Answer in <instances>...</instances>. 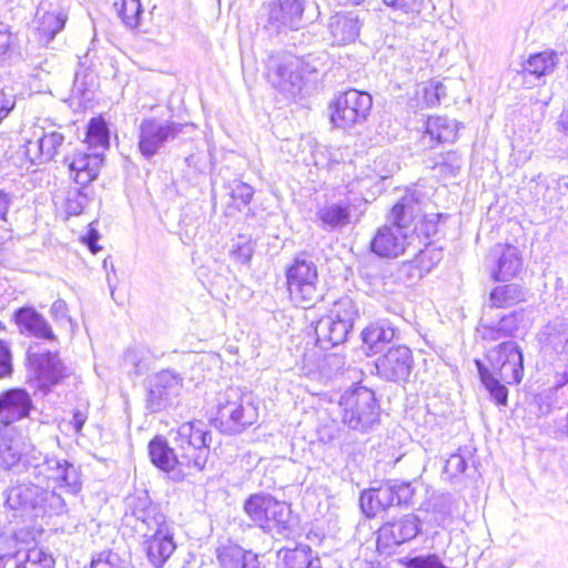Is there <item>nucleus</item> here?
<instances>
[{
    "label": "nucleus",
    "mask_w": 568,
    "mask_h": 568,
    "mask_svg": "<svg viewBox=\"0 0 568 568\" xmlns=\"http://www.w3.org/2000/svg\"><path fill=\"white\" fill-rule=\"evenodd\" d=\"M212 432L201 420L183 423L173 437V446L162 436L149 443L151 463L169 474L174 481H183L203 471L211 454Z\"/></svg>",
    "instance_id": "nucleus-1"
},
{
    "label": "nucleus",
    "mask_w": 568,
    "mask_h": 568,
    "mask_svg": "<svg viewBox=\"0 0 568 568\" xmlns=\"http://www.w3.org/2000/svg\"><path fill=\"white\" fill-rule=\"evenodd\" d=\"M422 213L416 192L406 193L392 209L388 223L379 227L372 240V251L384 257H397L406 252L415 236L412 222Z\"/></svg>",
    "instance_id": "nucleus-2"
},
{
    "label": "nucleus",
    "mask_w": 568,
    "mask_h": 568,
    "mask_svg": "<svg viewBox=\"0 0 568 568\" xmlns=\"http://www.w3.org/2000/svg\"><path fill=\"white\" fill-rule=\"evenodd\" d=\"M318 59L313 55L300 58L288 52H276L270 54L265 62V78L278 92L295 97L306 79L318 72Z\"/></svg>",
    "instance_id": "nucleus-3"
},
{
    "label": "nucleus",
    "mask_w": 568,
    "mask_h": 568,
    "mask_svg": "<svg viewBox=\"0 0 568 568\" xmlns=\"http://www.w3.org/2000/svg\"><path fill=\"white\" fill-rule=\"evenodd\" d=\"M6 490V505L18 511L21 517H39L48 513L61 514L65 507L64 499L54 490L43 487L27 475Z\"/></svg>",
    "instance_id": "nucleus-4"
},
{
    "label": "nucleus",
    "mask_w": 568,
    "mask_h": 568,
    "mask_svg": "<svg viewBox=\"0 0 568 568\" xmlns=\"http://www.w3.org/2000/svg\"><path fill=\"white\" fill-rule=\"evenodd\" d=\"M243 511L264 532L288 537L293 531L290 506L270 494H252L244 501Z\"/></svg>",
    "instance_id": "nucleus-5"
},
{
    "label": "nucleus",
    "mask_w": 568,
    "mask_h": 568,
    "mask_svg": "<svg viewBox=\"0 0 568 568\" xmlns=\"http://www.w3.org/2000/svg\"><path fill=\"white\" fill-rule=\"evenodd\" d=\"M416 488L413 481L387 479L377 487L362 491L359 505L366 517L373 518L392 507L413 506Z\"/></svg>",
    "instance_id": "nucleus-6"
},
{
    "label": "nucleus",
    "mask_w": 568,
    "mask_h": 568,
    "mask_svg": "<svg viewBox=\"0 0 568 568\" xmlns=\"http://www.w3.org/2000/svg\"><path fill=\"white\" fill-rule=\"evenodd\" d=\"M217 415L234 430H243L258 419V405L254 394L245 388L229 387L216 398Z\"/></svg>",
    "instance_id": "nucleus-7"
},
{
    "label": "nucleus",
    "mask_w": 568,
    "mask_h": 568,
    "mask_svg": "<svg viewBox=\"0 0 568 568\" xmlns=\"http://www.w3.org/2000/svg\"><path fill=\"white\" fill-rule=\"evenodd\" d=\"M342 420L352 429L366 432L379 420L375 394L366 387L345 392L339 400Z\"/></svg>",
    "instance_id": "nucleus-8"
},
{
    "label": "nucleus",
    "mask_w": 568,
    "mask_h": 568,
    "mask_svg": "<svg viewBox=\"0 0 568 568\" xmlns=\"http://www.w3.org/2000/svg\"><path fill=\"white\" fill-rule=\"evenodd\" d=\"M286 280L292 301L308 308L318 298V273L313 256L307 252L298 253L286 270Z\"/></svg>",
    "instance_id": "nucleus-9"
},
{
    "label": "nucleus",
    "mask_w": 568,
    "mask_h": 568,
    "mask_svg": "<svg viewBox=\"0 0 568 568\" xmlns=\"http://www.w3.org/2000/svg\"><path fill=\"white\" fill-rule=\"evenodd\" d=\"M34 456L29 479H34L39 484L53 481L72 495L81 489L80 473L73 464L67 459L43 455L39 450L34 452Z\"/></svg>",
    "instance_id": "nucleus-10"
},
{
    "label": "nucleus",
    "mask_w": 568,
    "mask_h": 568,
    "mask_svg": "<svg viewBox=\"0 0 568 568\" xmlns=\"http://www.w3.org/2000/svg\"><path fill=\"white\" fill-rule=\"evenodd\" d=\"M305 0H268L260 10V22L270 34L297 30L303 20Z\"/></svg>",
    "instance_id": "nucleus-11"
},
{
    "label": "nucleus",
    "mask_w": 568,
    "mask_h": 568,
    "mask_svg": "<svg viewBox=\"0 0 568 568\" xmlns=\"http://www.w3.org/2000/svg\"><path fill=\"white\" fill-rule=\"evenodd\" d=\"M373 99L369 93L355 89L339 94L331 105V122L339 129H349L364 123L372 110Z\"/></svg>",
    "instance_id": "nucleus-12"
},
{
    "label": "nucleus",
    "mask_w": 568,
    "mask_h": 568,
    "mask_svg": "<svg viewBox=\"0 0 568 568\" xmlns=\"http://www.w3.org/2000/svg\"><path fill=\"white\" fill-rule=\"evenodd\" d=\"M182 130L183 124L174 121L158 118L142 120L139 125L140 153L144 159L151 160L165 148L166 143L174 141Z\"/></svg>",
    "instance_id": "nucleus-13"
},
{
    "label": "nucleus",
    "mask_w": 568,
    "mask_h": 568,
    "mask_svg": "<svg viewBox=\"0 0 568 568\" xmlns=\"http://www.w3.org/2000/svg\"><path fill=\"white\" fill-rule=\"evenodd\" d=\"M420 531L422 521L412 513L387 521L377 530V550L382 555H390L395 547L415 539Z\"/></svg>",
    "instance_id": "nucleus-14"
},
{
    "label": "nucleus",
    "mask_w": 568,
    "mask_h": 568,
    "mask_svg": "<svg viewBox=\"0 0 568 568\" xmlns=\"http://www.w3.org/2000/svg\"><path fill=\"white\" fill-rule=\"evenodd\" d=\"M183 378L171 369L159 372L149 384L145 407L150 413L162 412L173 405L181 394Z\"/></svg>",
    "instance_id": "nucleus-15"
},
{
    "label": "nucleus",
    "mask_w": 568,
    "mask_h": 568,
    "mask_svg": "<svg viewBox=\"0 0 568 568\" xmlns=\"http://www.w3.org/2000/svg\"><path fill=\"white\" fill-rule=\"evenodd\" d=\"M493 369L507 384H519L524 376V355L516 342L500 343L488 354Z\"/></svg>",
    "instance_id": "nucleus-16"
},
{
    "label": "nucleus",
    "mask_w": 568,
    "mask_h": 568,
    "mask_svg": "<svg viewBox=\"0 0 568 568\" xmlns=\"http://www.w3.org/2000/svg\"><path fill=\"white\" fill-rule=\"evenodd\" d=\"M414 364L412 351L404 345L388 348L376 361L377 374L389 382H405L408 379Z\"/></svg>",
    "instance_id": "nucleus-17"
},
{
    "label": "nucleus",
    "mask_w": 568,
    "mask_h": 568,
    "mask_svg": "<svg viewBox=\"0 0 568 568\" xmlns=\"http://www.w3.org/2000/svg\"><path fill=\"white\" fill-rule=\"evenodd\" d=\"M29 364L43 386H51L58 384L65 377V367L58 353L55 352H34V346H30L27 352Z\"/></svg>",
    "instance_id": "nucleus-18"
},
{
    "label": "nucleus",
    "mask_w": 568,
    "mask_h": 568,
    "mask_svg": "<svg viewBox=\"0 0 568 568\" xmlns=\"http://www.w3.org/2000/svg\"><path fill=\"white\" fill-rule=\"evenodd\" d=\"M12 320L19 333L24 336L47 342H57L58 339L48 320L33 306L27 305L17 308L12 314Z\"/></svg>",
    "instance_id": "nucleus-19"
},
{
    "label": "nucleus",
    "mask_w": 568,
    "mask_h": 568,
    "mask_svg": "<svg viewBox=\"0 0 568 568\" xmlns=\"http://www.w3.org/2000/svg\"><path fill=\"white\" fill-rule=\"evenodd\" d=\"M130 506L132 515L145 527L144 532L158 534L162 529H172L161 506L154 504L146 493L132 497Z\"/></svg>",
    "instance_id": "nucleus-20"
},
{
    "label": "nucleus",
    "mask_w": 568,
    "mask_h": 568,
    "mask_svg": "<svg viewBox=\"0 0 568 568\" xmlns=\"http://www.w3.org/2000/svg\"><path fill=\"white\" fill-rule=\"evenodd\" d=\"M32 408L31 396L23 388H11L0 394V423L4 426L28 417Z\"/></svg>",
    "instance_id": "nucleus-21"
},
{
    "label": "nucleus",
    "mask_w": 568,
    "mask_h": 568,
    "mask_svg": "<svg viewBox=\"0 0 568 568\" xmlns=\"http://www.w3.org/2000/svg\"><path fill=\"white\" fill-rule=\"evenodd\" d=\"M33 135L36 136V141H27L26 152L30 156L34 154L39 162L52 160L64 141L63 134L54 124L38 126Z\"/></svg>",
    "instance_id": "nucleus-22"
},
{
    "label": "nucleus",
    "mask_w": 568,
    "mask_h": 568,
    "mask_svg": "<svg viewBox=\"0 0 568 568\" xmlns=\"http://www.w3.org/2000/svg\"><path fill=\"white\" fill-rule=\"evenodd\" d=\"M34 452L31 449L22 453L18 440L0 438V466L14 475L29 476L34 460Z\"/></svg>",
    "instance_id": "nucleus-23"
},
{
    "label": "nucleus",
    "mask_w": 568,
    "mask_h": 568,
    "mask_svg": "<svg viewBox=\"0 0 568 568\" xmlns=\"http://www.w3.org/2000/svg\"><path fill=\"white\" fill-rule=\"evenodd\" d=\"M495 266L491 277L495 281L510 280L521 271L523 258L518 247L509 244H497L491 251Z\"/></svg>",
    "instance_id": "nucleus-24"
},
{
    "label": "nucleus",
    "mask_w": 568,
    "mask_h": 568,
    "mask_svg": "<svg viewBox=\"0 0 568 568\" xmlns=\"http://www.w3.org/2000/svg\"><path fill=\"white\" fill-rule=\"evenodd\" d=\"M143 547L146 558L154 567H162L176 549L172 529H162L158 534L144 532Z\"/></svg>",
    "instance_id": "nucleus-25"
},
{
    "label": "nucleus",
    "mask_w": 568,
    "mask_h": 568,
    "mask_svg": "<svg viewBox=\"0 0 568 568\" xmlns=\"http://www.w3.org/2000/svg\"><path fill=\"white\" fill-rule=\"evenodd\" d=\"M362 21L355 11L336 13L329 18L328 30L333 43L345 45L353 43L359 37Z\"/></svg>",
    "instance_id": "nucleus-26"
},
{
    "label": "nucleus",
    "mask_w": 568,
    "mask_h": 568,
    "mask_svg": "<svg viewBox=\"0 0 568 568\" xmlns=\"http://www.w3.org/2000/svg\"><path fill=\"white\" fill-rule=\"evenodd\" d=\"M539 343L545 352L560 355L568 345V318L556 317L549 321L538 333Z\"/></svg>",
    "instance_id": "nucleus-27"
},
{
    "label": "nucleus",
    "mask_w": 568,
    "mask_h": 568,
    "mask_svg": "<svg viewBox=\"0 0 568 568\" xmlns=\"http://www.w3.org/2000/svg\"><path fill=\"white\" fill-rule=\"evenodd\" d=\"M102 162V155L98 152H79L73 155L68 165L74 182L85 186L97 179Z\"/></svg>",
    "instance_id": "nucleus-28"
},
{
    "label": "nucleus",
    "mask_w": 568,
    "mask_h": 568,
    "mask_svg": "<svg viewBox=\"0 0 568 568\" xmlns=\"http://www.w3.org/2000/svg\"><path fill=\"white\" fill-rule=\"evenodd\" d=\"M351 331L345 324H341L327 315L321 317L314 325L316 344L323 349L343 344Z\"/></svg>",
    "instance_id": "nucleus-29"
},
{
    "label": "nucleus",
    "mask_w": 568,
    "mask_h": 568,
    "mask_svg": "<svg viewBox=\"0 0 568 568\" xmlns=\"http://www.w3.org/2000/svg\"><path fill=\"white\" fill-rule=\"evenodd\" d=\"M65 21L67 16L62 9H45L44 2H41L36 16L40 41L48 44L64 28Z\"/></svg>",
    "instance_id": "nucleus-30"
},
{
    "label": "nucleus",
    "mask_w": 568,
    "mask_h": 568,
    "mask_svg": "<svg viewBox=\"0 0 568 568\" xmlns=\"http://www.w3.org/2000/svg\"><path fill=\"white\" fill-rule=\"evenodd\" d=\"M354 206L351 200L323 205L316 212V217L324 230H335L351 222V209Z\"/></svg>",
    "instance_id": "nucleus-31"
},
{
    "label": "nucleus",
    "mask_w": 568,
    "mask_h": 568,
    "mask_svg": "<svg viewBox=\"0 0 568 568\" xmlns=\"http://www.w3.org/2000/svg\"><path fill=\"white\" fill-rule=\"evenodd\" d=\"M395 336L396 329L387 321L372 323L362 332L364 344L373 353L381 352Z\"/></svg>",
    "instance_id": "nucleus-32"
},
{
    "label": "nucleus",
    "mask_w": 568,
    "mask_h": 568,
    "mask_svg": "<svg viewBox=\"0 0 568 568\" xmlns=\"http://www.w3.org/2000/svg\"><path fill=\"white\" fill-rule=\"evenodd\" d=\"M526 300V291L516 283L498 285L489 294L488 306L495 308L513 307Z\"/></svg>",
    "instance_id": "nucleus-33"
},
{
    "label": "nucleus",
    "mask_w": 568,
    "mask_h": 568,
    "mask_svg": "<svg viewBox=\"0 0 568 568\" xmlns=\"http://www.w3.org/2000/svg\"><path fill=\"white\" fill-rule=\"evenodd\" d=\"M277 558L280 568H311L313 560L320 559L312 555V549L307 545H300L293 549L281 548Z\"/></svg>",
    "instance_id": "nucleus-34"
},
{
    "label": "nucleus",
    "mask_w": 568,
    "mask_h": 568,
    "mask_svg": "<svg viewBox=\"0 0 568 568\" xmlns=\"http://www.w3.org/2000/svg\"><path fill=\"white\" fill-rule=\"evenodd\" d=\"M558 61V53L556 51L546 50L531 54L524 63L523 69L524 72L540 78L552 73Z\"/></svg>",
    "instance_id": "nucleus-35"
},
{
    "label": "nucleus",
    "mask_w": 568,
    "mask_h": 568,
    "mask_svg": "<svg viewBox=\"0 0 568 568\" xmlns=\"http://www.w3.org/2000/svg\"><path fill=\"white\" fill-rule=\"evenodd\" d=\"M480 382L488 390L490 397L497 405L506 406L508 403V389L505 385L500 384L499 379L496 378L493 373L485 366V364L476 359L475 361Z\"/></svg>",
    "instance_id": "nucleus-36"
},
{
    "label": "nucleus",
    "mask_w": 568,
    "mask_h": 568,
    "mask_svg": "<svg viewBox=\"0 0 568 568\" xmlns=\"http://www.w3.org/2000/svg\"><path fill=\"white\" fill-rule=\"evenodd\" d=\"M425 129L437 143L453 142L457 134L455 122L446 116H429Z\"/></svg>",
    "instance_id": "nucleus-37"
},
{
    "label": "nucleus",
    "mask_w": 568,
    "mask_h": 568,
    "mask_svg": "<svg viewBox=\"0 0 568 568\" xmlns=\"http://www.w3.org/2000/svg\"><path fill=\"white\" fill-rule=\"evenodd\" d=\"M22 568H54L52 555L37 545L28 548H19Z\"/></svg>",
    "instance_id": "nucleus-38"
},
{
    "label": "nucleus",
    "mask_w": 568,
    "mask_h": 568,
    "mask_svg": "<svg viewBox=\"0 0 568 568\" xmlns=\"http://www.w3.org/2000/svg\"><path fill=\"white\" fill-rule=\"evenodd\" d=\"M85 142L90 149L109 148L110 132L108 124L101 118H93L90 120L87 129Z\"/></svg>",
    "instance_id": "nucleus-39"
},
{
    "label": "nucleus",
    "mask_w": 568,
    "mask_h": 568,
    "mask_svg": "<svg viewBox=\"0 0 568 568\" xmlns=\"http://www.w3.org/2000/svg\"><path fill=\"white\" fill-rule=\"evenodd\" d=\"M327 316L352 329L357 316V307L352 298L344 296L333 304Z\"/></svg>",
    "instance_id": "nucleus-40"
},
{
    "label": "nucleus",
    "mask_w": 568,
    "mask_h": 568,
    "mask_svg": "<svg viewBox=\"0 0 568 568\" xmlns=\"http://www.w3.org/2000/svg\"><path fill=\"white\" fill-rule=\"evenodd\" d=\"M114 8L126 28L135 29L140 26L143 12L140 0H121L114 3Z\"/></svg>",
    "instance_id": "nucleus-41"
},
{
    "label": "nucleus",
    "mask_w": 568,
    "mask_h": 568,
    "mask_svg": "<svg viewBox=\"0 0 568 568\" xmlns=\"http://www.w3.org/2000/svg\"><path fill=\"white\" fill-rule=\"evenodd\" d=\"M216 552L222 568H240L247 551L236 544L229 542L220 546Z\"/></svg>",
    "instance_id": "nucleus-42"
},
{
    "label": "nucleus",
    "mask_w": 568,
    "mask_h": 568,
    "mask_svg": "<svg viewBox=\"0 0 568 568\" xmlns=\"http://www.w3.org/2000/svg\"><path fill=\"white\" fill-rule=\"evenodd\" d=\"M524 320L523 311H513L497 322L495 325V331L498 334V337H507L515 334V332L519 328V323Z\"/></svg>",
    "instance_id": "nucleus-43"
},
{
    "label": "nucleus",
    "mask_w": 568,
    "mask_h": 568,
    "mask_svg": "<svg viewBox=\"0 0 568 568\" xmlns=\"http://www.w3.org/2000/svg\"><path fill=\"white\" fill-rule=\"evenodd\" d=\"M529 192L528 201L529 203H539V202H550V199L547 196V192L549 191V184L547 179L542 174H538L536 178L531 179L527 186L524 189V192Z\"/></svg>",
    "instance_id": "nucleus-44"
},
{
    "label": "nucleus",
    "mask_w": 568,
    "mask_h": 568,
    "mask_svg": "<svg viewBox=\"0 0 568 568\" xmlns=\"http://www.w3.org/2000/svg\"><path fill=\"white\" fill-rule=\"evenodd\" d=\"M388 7L402 10L406 13L420 14L430 11L434 6L430 0H383Z\"/></svg>",
    "instance_id": "nucleus-45"
},
{
    "label": "nucleus",
    "mask_w": 568,
    "mask_h": 568,
    "mask_svg": "<svg viewBox=\"0 0 568 568\" xmlns=\"http://www.w3.org/2000/svg\"><path fill=\"white\" fill-rule=\"evenodd\" d=\"M90 568H126V562L119 554L104 550L92 558Z\"/></svg>",
    "instance_id": "nucleus-46"
},
{
    "label": "nucleus",
    "mask_w": 568,
    "mask_h": 568,
    "mask_svg": "<svg viewBox=\"0 0 568 568\" xmlns=\"http://www.w3.org/2000/svg\"><path fill=\"white\" fill-rule=\"evenodd\" d=\"M254 247L250 240L245 236H239L232 245L230 254L235 262L247 264L253 255Z\"/></svg>",
    "instance_id": "nucleus-47"
},
{
    "label": "nucleus",
    "mask_w": 568,
    "mask_h": 568,
    "mask_svg": "<svg viewBox=\"0 0 568 568\" xmlns=\"http://www.w3.org/2000/svg\"><path fill=\"white\" fill-rule=\"evenodd\" d=\"M434 168L440 173L455 176L462 168V159L457 152L450 151L440 155Z\"/></svg>",
    "instance_id": "nucleus-48"
},
{
    "label": "nucleus",
    "mask_w": 568,
    "mask_h": 568,
    "mask_svg": "<svg viewBox=\"0 0 568 568\" xmlns=\"http://www.w3.org/2000/svg\"><path fill=\"white\" fill-rule=\"evenodd\" d=\"M403 564L406 568H449L443 564L439 556L436 554L405 558Z\"/></svg>",
    "instance_id": "nucleus-49"
},
{
    "label": "nucleus",
    "mask_w": 568,
    "mask_h": 568,
    "mask_svg": "<svg viewBox=\"0 0 568 568\" xmlns=\"http://www.w3.org/2000/svg\"><path fill=\"white\" fill-rule=\"evenodd\" d=\"M17 95L12 88L0 89V123L14 109Z\"/></svg>",
    "instance_id": "nucleus-50"
},
{
    "label": "nucleus",
    "mask_w": 568,
    "mask_h": 568,
    "mask_svg": "<svg viewBox=\"0 0 568 568\" xmlns=\"http://www.w3.org/2000/svg\"><path fill=\"white\" fill-rule=\"evenodd\" d=\"M467 468V460L466 458L456 453L452 454L449 458L446 460L445 465V473L449 475L450 477H456L458 475H462L465 473Z\"/></svg>",
    "instance_id": "nucleus-51"
},
{
    "label": "nucleus",
    "mask_w": 568,
    "mask_h": 568,
    "mask_svg": "<svg viewBox=\"0 0 568 568\" xmlns=\"http://www.w3.org/2000/svg\"><path fill=\"white\" fill-rule=\"evenodd\" d=\"M12 373L11 352L8 344L0 339V378L10 376Z\"/></svg>",
    "instance_id": "nucleus-52"
},
{
    "label": "nucleus",
    "mask_w": 568,
    "mask_h": 568,
    "mask_svg": "<svg viewBox=\"0 0 568 568\" xmlns=\"http://www.w3.org/2000/svg\"><path fill=\"white\" fill-rule=\"evenodd\" d=\"M254 194V190L251 185L240 182L232 189V197L235 201H241L242 204L247 205Z\"/></svg>",
    "instance_id": "nucleus-53"
},
{
    "label": "nucleus",
    "mask_w": 568,
    "mask_h": 568,
    "mask_svg": "<svg viewBox=\"0 0 568 568\" xmlns=\"http://www.w3.org/2000/svg\"><path fill=\"white\" fill-rule=\"evenodd\" d=\"M50 313L53 320L57 322L71 321L70 316L68 315V305L63 300H57L53 302Z\"/></svg>",
    "instance_id": "nucleus-54"
},
{
    "label": "nucleus",
    "mask_w": 568,
    "mask_h": 568,
    "mask_svg": "<svg viewBox=\"0 0 568 568\" xmlns=\"http://www.w3.org/2000/svg\"><path fill=\"white\" fill-rule=\"evenodd\" d=\"M13 36L8 24L0 22V55L6 54L11 48Z\"/></svg>",
    "instance_id": "nucleus-55"
},
{
    "label": "nucleus",
    "mask_w": 568,
    "mask_h": 568,
    "mask_svg": "<svg viewBox=\"0 0 568 568\" xmlns=\"http://www.w3.org/2000/svg\"><path fill=\"white\" fill-rule=\"evenodd\" d=\"M424 102L426 106L433 108L439 104L438 102V88L437 84L428 82L424 88Z\"/></svg>",
    "instance_id": "nucleus-56"
},
{
    "label": "nucleus",
    "mask_w": 568,
    "mask_h": 568,
    "mask_svg": "<svg viewBox=\"0 0 568 568\" xmlns=\"http://www.w3.org/2000/svg\"><path fill=\"white\" fill-rule=\"evenodd\" d=\"M88 420V410L87 409H75L73 412L72 419L70 425L74 429L75 434L80 435L84 424Z\"/></svg>",
    "instance_id": "nucleus-57"
},
{
    "label": "nucleus",
    "mask_w": 568,
    "mask_h": 568,
    "mask_svg": "<svg viewBox=\"0 0 568 568\" xmlns=\"http://www.w3.org/2000/svg\"><path fill=\"white\" fill-rule=\"evenodd\" d=\"M0 568H22L19 549L13 554L0 556Z\"/></svg>",
    "instance_id": "nucleus-58"
},
{
    "label": "nucleus",
    "mask_w": 568,
    "mask_h": 568,
    "mask_svg": "<svg viewBox=\"0 0 568 568\" xmlns=\"http://www.w3.org/2000/svg\"><path fill=\"white\" fill-rule=\"evenodd\" d=\"M85 199L81 194H77L74 199L68 197L67 212L72 215L81 213Z\"/></svg>",
    "instance_id": "nucleus-59"
},
{
    "label": "nucleus",
    "mask_w": 568,
    "mask_h": 568,
    "mask_svg": "<svg viewBox=\"0 0 568 568\" xmlns=\"http://www.w3.org/2000/svg\"><path fill=\"white\" fill-rule=\"evenodd\" d=\"M554 16L565 22L568 27V3L556 4L554 8ZM568 31H565L564 42L567 41Z\"/></svg>",
    "instance_id": "nucleus-60"
},
{
    "label": "nucleus",
    "mask_w": 568,
    "mask_h": 568,
    "mask_svg": "<svg viewBox=\"0 0 568 568\" xmlns=\"http://www.w3.org/2000/svg\"><path fill=\"white\" fill-rule=\"evenodd\" d=\"M99 239V233L95 230H90L88 234L84 236L83 241L90 248L92 253H97L101 250V247L97 244V241Z\"/></svg>",
    "instance_id": "nucleus-61"
},
{
    "label": "nucleus",
    "mask_w": 568,
    "mask_h": 568,
    "mask_svg": "<svg viewBox=\"0 0 568 568\" xmlns=\"http://www.w3.org/2000/svg\"><path fill=\"white\" fill-rule=\"evenodd\" d=\"M11 204V197L8 193L0 190V220L7 221V213Z\"/></svg>",
    "instance_id": "nucleus-62"
},
{
    "label": "nucleus",
    "mask_w": 568,
    "mask_h": 568,
    "mask_svg": "<svg viewBox=\"0 0 568 568\" xmlns=\"http://www.w3.org/2000/svg\"><path fill=\"white\" fill-rule=\"evenodd\" d=\"M240 568H261L257 555L252 551H247Z\"/></svg>",
    "instance_id": "nucleus-63"
},
{
    "label": "nucleus",
    "mask_w": 568,
    "mask_h": 568,
    "mask_svg": "<svg viewBox=\"0 0 568 568\" xmlns=\"http://www.w3.org/2000/svg\"><path fill=\"white\" fill-rule=\"evenodd\" d=\"M559 130L568 135V106L562 110L558 120Z\"/></svg>",
    "instance_id": "nucleus-64"
}]
</instances>
